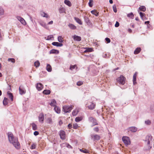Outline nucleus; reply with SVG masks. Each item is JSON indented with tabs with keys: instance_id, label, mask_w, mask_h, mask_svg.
Segmentation results:
<instances>
[{
	"instance_id": "1",
	"label": "nucleus",
	"mask_w": 154,
	"mask_h": 154,
	"mask_svg": "<svg viewBox=\"0 0 154 154\" xmlns=\"http://www.w3.org/2000/svg\"><path fill=\"white\" fill-rule=\"evenodd\" d=\"M8 136L9 142L13 144L17 149H19L20 147V144L18 142L17 138L14 137L13 134L11 132L8 133Z\"/></svg>"
},
{
	"instance_id": "2",
	"label": "nucleus",
	"mask_w": 154,
	"mask_h": 154,
	"mask_svg": "<svg viewBox=\"0 0 154 154\" xmlns=\"http://www.w3.org/2000/svg\"><path fill=\"white\" fill-rule=\"evenodd\" d=\"M116 80L117 82L122 85H124L125 82V78L122 75H121Z\"/></svg>"
},
{
	"instance_id": "3",
	"label": "nucleus",
	"mask_w": 154,
	"mask_h": 154,
	"mask_svg": "<svg viewBox=\"0 0 154 154\" xmlns=\"http://www.w3.org/2000/svg\"><path fill=\"white\" fill-rule=\"evenodd\" d=\"M86 107H88L90 110L94 109L95 107V105L92 102L88 101L86 104Z\"/></svg>"
},
{
	"instance_id": "4",
	"label": "nucleus",
	"mask_w": 154,
	"mask_h": 154,
	"mask_svg": "<svg viewBox=\"0 0 154 154\" xmlns=\"http://www.w3.org/2000/svg\"><path fill=\"white\" fill-rule=\"evenodd\" d=\"M122 140L126 145H128L131 144V141L129 138L128 137H123Z\"/></svg>"
},
{
	"instance_id": "5",
	"label": "nucleus",
	"mask_w": 154,
	"mask_h": 154,
	"mask_svg": "<svg viewBox=\"0 0 154 154\" xmlns=\"http://www.w3.org/2000/svg\"><path fill=\"white\" fill-rule=\"evenodd\" d=\"M72 106H65L63 108V110L65 113L69 112L72 109Z\"/></svg>"
},
{
	"instance_id": "6",
	"label": "nucleus",
	"mask_w": 154,
	"mask_h": 154,
	"mask_svg": "<svg viewBox=\"0 0 154 154\" xmlns=\"http://www.w3.org/2000/svg\"><path fill=\"white\" fill-rule=\"evenodd\" d=\"M91 139L93 141L98 140L100 139V136L97 134H93L91 135Z\"/></svg>"
},
{
	"instance_id": "7",
	"label": "nucleus",
	"mask_w": 154,
	"mask_h": 154,
	"mask_svg": "<svg viewBox=\"0 0 154 154\" xmlns=\"http://www.w3.org/2000/svg\"><path fill=\"white\" fill-rule=\"evenodd\" d=\"M128 131L129 132L134 133L137 131V128L135 127H131L128 128L127 129Z\"/></svg>"
},
{
	"instance_id": "8",
	"label": "nucleus",
	"mask_w": 154,
	"mask_h": 154,
	"mask_svg": "<svg viewBox=\"0 0 154 154\" xmlns=\"http://www.w3.org/2000/svg\"><path fill=\"white\" fill-rule=\"evenodd\" d=\"M59 135L60 138L62 140H64L66 138V134L65 132L63 130H61L59 132Z\"/></svg>"
},
{
	"instance_id": "9",
	"label": "nucleus",
	"mask_w": 154,
	"mask_h": 154,
	"mask_svg": "<svg viewBox=\"0 0 154 154\" xmlns=\"http://www.w3.org/2000/svg\"><path fill=\"white\" fill-rule=\"evenodd\" d=\"M44 119V115L43 113H40L38 116V120L40 122L43 123Z\"/></svg>"
},
{
	"instance_id": "10",
	"label": "nucleus",
	"mask_w": 154,
	"mask_h": 154,
	"mask_svg": "<svg viewBox=\"0 0 154 154\" xmlns=\"http://www.w3.org/2000/svg\"><path fill=\"white\" fill-rule=\"evenodd\" d=\"M16 18L23 25H25L26 24L25 20L23 18L20 16H17L16 17Z\"/></svg>"
},
{
	"instance_id": "11",
	"label": "nucleus",
	"mask_w": 154,
	"mask_h": 154,
	"mask_svg": "<svg viewBox=\"0 0 154 154\" xmlns=\"http://www.w3.org/2000/svg\"><path fill=\"white\" fill-rule=\"evenodd\" d=\"M151 140V137L149 136H147L145 140V143H146L148 146L150 144V142Z\"/></svg>"
},
{
	"instance_id": "12",
	"label": "nucleus",
	"mask_w": 154,
	"mask_h": 154,
	"mask_svg": "<svg viewBox=\"0 0 154 154\" xmlns=\"http://www.w3.org/2000/svg\"><path fill=\"white\" fill-rule=\"evenodd\" d=\"M89 119L90 122H92V126L97 125L96 120L95 119H94L93 117H90L89 118Z\"/></svg>"
},
{
	"instance_id": "13",
	"label": "nucleus",
	"mask_w": 154,
	"mask_h": 154,
	"mask_svg": "<svg viewBox=\"0 0 154 154\" xmlns=\"http://www.w3.org/2000/svg\"><path fill=\"white\" fill-rule=\"evenodd\" d=\"M19 89L20 94L21 95L25 94L26 93V90L24 88H21L20 87Z\"/></svg>"
},
{
	"instance_id": "14",
	"label": "nucleus",
	"mask_w": 154,
	"mask_h": 154,
	"mask_svg": "<svg viewBox=\"0 0 154 154\" xmlns=\"http://www.w3.org/2000/svg\"><path fill=\"white\" fill-rule=\"evenodd\" d=\"M43 88V85L42 84L40 83H38L36 85V88L38 91H39L41 90Z\"/></svg>"
},
{
	"instance_id": "15",
	"label": "nucleus",
	"mask_w": 154,
	"mask_h": 154,
	"mask_svg": "<svg viewBox=\"0 0 154 154\" xmlns=\"http://www.w3.org/2000/svg\"><path fill=\"white\" fill-rule=\"evenodd\" d=\"M40 14L41 16L43 17H45L47 18H49L50 17L47 14L43 11H41Z\"/></svg>"
},
{
	"instance_id": "16",
	"label": "nucleus",
	"mask_w": 154,
	"mask_h": 154,
	"mask_svg": "<svg viewBox=\"0 0 154 154\" xmlns=\"http://www.w3.org/2000/svg\"><path fill=\"white\" fill-rule=\"evenodd\" d=\"M59 11L60 13V14L64 13H66L65 9L64 8L62 7H61L59 8Z\"/></svg>"
},
{
	"instance_id": "17",
	"label": "nucleus",
	"mask_w": 154,
	"mask_h": 154,
	"mask_svg": "<svg viewBox=\"0 0 154 154\" xmlns=\"http://www.w3.org/2000/svg\"><path fill=\"white\" fill-rule=\"evenodd\" d=\"M52 44L54 46H56L57 47H61L63 45L62 44L56 42H52Z\"/></svg>"
},
{
	"instance_id": "18",
	"label": "nucleus",
	"mask_w": 154,
	"mask_h": 154,
	"mask_svg": "<svg viewBox=\"0 0 154 154\" xmlns=\"http://www.w3.org/2000/svg\"><path fill=\"white\" fill-rule=\"evenodd\" d=\"M73 38L74 40L75 41H79L81 40V38L80 37L76 35L73 36Z\"/></svg>"
},
{
	"instance_id": "19",
	"label": "nucleus",
	"mask_w": 154,
	"mask_h": 154,
	"mask_svg": "<svg viewBox=\"0 0 154 154\" xmlns=\"http://www.w3.org/2000/svg\"><path fill=\"white\" fill-rule=\"evenodd\" d=\"M137 74V72H135L134 74V75L133 76V84L135 85L136 84V77Z\"/></svg>"
},
{
	"instance_id": "20",
	"label": "nucleus",
	"mask_w": 154,
	"mask_h": 154,
	"mask_svg": "<svg viewBox=\"0 0 154 154\" xmlns=\"http://www.w3.org/2000/svg\"><path fill=\"white\" fill-rule=\"evenodd\" d=\"M140 16L142 19L143 20H145L146 19L145 15L144 13L141 12H140L139 13Z\"/></svg>"
},
{
	"instance_id": "21",
	"label": "nucleus",
	"mask_w": 154,
	"mask_h": 154,
	"mask_svg": "<svg viewBox=\"0 0 154 154\" xmlns=\"http://www.w3.org/2000/svg\"><path fill=\"white\" fill-rule=\"evenodd\" d=\"M31 125V126L32 129L34 130H36L37 129V126L36 124H35L34 123H32L30 124Z\"/></svg>"
},
{
	"instance_id": "22",
	"label": "nucleus",
	"mask_w": 154,
	"mask_h": 154,
	"mask_svg": "<svg viewBox=\"0 0 154 154\" xmlns=\"http://www.w3.org/2000/svg\"><path fill=\"white\" fill-rule=\"evenodd\" d=\"M39 24L44 28L47 29L48 27L45 23L42 21H40L39 22Z\"/></svg>"
},
{
	"instance_id": "23",
	"label": "nucleus",
	"mask_w": 154,
	"mask_h": 154,
	"mask_svg": "<svg viewBox=\"0 0 154 154\" xmlns=\"http://www.w3.org/2000/svg\"><path fill=\"white\" fill-rule=\"evenodd\" d=\"M54 109L55 112L57 113H60V109L56 106L54 107Z\"/></svg>"
},
{
	"instance_id": "24",
	"label": "nucleus",
	"mask_w": 154,
	"mask_h": 154,
	"mask_svg": "<svg viewBox=\"0 0 154 154\" xmlns=\"http://www.w3.org/2000/svg\"><path fill=\"white\" fill-rule=\"evenodd\" d=\"M74 18L75 21L79 24L80 25H82V24L81 20L79 18L76 17H75Z\"/></svg>"
},
{
	"instance_id": "25",
	"label": "nucleus",
	"mask_w": 154,
	"mask_h": 154,
	"mask_svg": "<svg viewBox=\"0 0 154 154\" xmlns=\"http://www.w3.org/2000/svg\"><path fill=\"white\" fill-rule=\"evenodd\" d=\"M64 3L69 7L72 5V4L68 0H65L64 1Z\"/></svg>"
},
{
	"instance_id": "26",
	"label": "nucleus",
	"mask_w": 154,
	"mask_h": 154,
	"mask_svg": "<svg viewBox=\"0 0 154 154\" xmlns=\"http://www.w3.org/2000/svg\"><path fill=\"white\" fill-rule=\"evenodd\" d=\"M56 101L55 100L53 99L51 100V103H50V104L52 106L55 107L56 106Z\"/></svg>"
},
{
	"instance_id": "27",
	"label": "nucleus",
	"mask_w": 154,
	"mask_h": 154,
	"mask_svg": "<svg viewBox=\"0 0 154 154\" xmlns=\"http://www.w3.org/2000/svg\"><path fill=\"white\" fill-rule=\"evenodd\" d=\"M50 54H58L59 53L58 50L55 49H52L50 51Z\"/></svg>"
},
{
	"instance_id": "28",
	"label": "nucleus",
	"mask_w": 154,
	"mask_h": 154,
	"mask_svg": "<svg viewBox=\"0 0 154 154\" xmlns=\"http://www.w3.org/2000/svg\"><path fill=\"white\" fill-rule=\"evenodd\" d=\"M84 19L85 22L88 24L90 23V21L89 19L87 17L85 16L84 17Z\"/></svg>"
},
{
	"instance_id": "29",
	"label": "nucleus",
	"mask_w": 154,
	"mask_h": 154,
	"mask_svg": "<svg viewBox=\"0 0 154 154\" xmlns=\"http://www.w3.org/2000/svg\"><path fill=\"white\" fill-rule=\"evenodd\" d=\"M47 70L49 72H50L51 71L52 68L51 66L49 64H47L46 67Z\"/></svg>"
},
{
	"instance_id": "30",
	"label": "nucleus",
	"mask_w": 154,
	"mask_h": 154,
	"mask_svg": "<svg viewBox=\"0 0 154 154\" xmlns=\"http://www.w3.org/2000/svg\"><path fill=\"white\" fill-rule=\"evenodd\" d=\"M91 13L96 16H98L99 13L95 10H92L91 11Z\"/></svg>"
},
{
	"instance_id": "31",
	"label": "nucleus",
	"mask_w": 154,
	"mask_h": 154,
	"mask_svg": "<svg viewBox=\"0 0 154 154\" xmlns=\"http://www.w3.org/2000/svg\"><path fill=\"white\" fill-rule=\"evenodd\" d=\"M83 117L82 116L76 117L75 119V121L76 122H78L81 121Z\"/></svg>"
},
{
	"instance_id": "32",
	"label": "nucleus",
	"mask_w": 154,
	"mask_h": 154,
	"mask_svg": "<svg viewBox=\"0 0 154 154\" xmlns=\"http://www.w3.org/2000/svg\"><path fill=\"white\" fill-rule=\"evenodd\" d=\"M141 49L140 48H137L134 51V54H138L141 51Z\"/></svg>"
},
{
	"instance_id": "33",
	"label": "nucleus",
	"mask_w": 154,
	"mask_h": 154,
	"mask_svg": "<svg viewBox=\"0 0 154 154\" xmlns=\"http://www.w3.org/2000/svg\"><path fill=\"white\" fill-rule=\"evenodd\" d=\"M68 26L71 29H76V27L72 24H69L68 25Z\"/></svg>"
},
{
	"instance_id": "34",
	"label": "nucleus",
	"mask_w": 154,
	"mask_h": 154,
	"mask_svg": "<svg viewBox=\"0 0 154 154\" xmlns=\"http://www.w3.org/2000/svg\"><path fill=\"white\" fill-rule=\"evenodd\" d=\"M127 17L131 19H133L134 18V15L132 13H131L127 14Z\"/></svg>"
},
{
	"instance_id": "35",
	"label": "nucleus",
	"mask_w": 154,
	"mask_h": 154,
	"mask_svg": "<svg viewBox=\"0 0 154 154\" xmlns=\"http://www.w3.org/2000/svg\"><path fill=\"white\" fill-rule=\"evenodd\" d=\"M139 8V10L141 11L144 12L146 10V7L143 6H140Z\"/></svg>"
},
{
	"instance_id": "36",
	"label": "nucleus",
	"mask_w": 154,
	"mask_h": 154,
	"mask_svg": "<svg viewBox=\"0 0 154 154\" xmlns=\"http://www.w3.org/2000/svg\"><path fill=\"white\" fill-rule=\"evenodd\" d=\"M79 112L78 109H76L73 110L72 112V114L74 116H76Z\"/></svg>"
},
{
	"instance_id": "37",
	"label": "nucleus",
	"mask_w": 154,
	"mask_h": 154,
	"mask_svg": "<svg viewBox=\"0 0 154 154\" xmlns=\"http://www.w3.org/2000/svg\"><path fill=\"white\" fill-rule=\"evenodd\" d=\"M80 151L82 152H83L85 153H89V151L88 150L86 149H80Z\"/></svg>"
},
{
	"instance_id": "38",
	"label": "nucleus",
	"mask_w": 154,
	"mask_h": 154,
	"mask_svg": "<svg viewBox=\"0 0 154 154\" xmlns=\"http://www.w3.org/2000/svg\"><path fill=\"white\" fill-rule=\"evenodd\" d=\"M8 99L6 97H4V99L3 101V104L4 105H6L8 103Z\"/></svg>"
},
{
	"instance_id": "39",
	"label": "nucleus",
	"mask_w": 154,
	"mask_h": 154,
	"mask_svg": "<svg viewBox=\"0 0 154 154\" xmlns=\"http://www.w3.org/2000/svg\"><path fill=\"white\" fill-rule=\"evenodd\" d=\"M58 40L60 42H62L63 41V38L61 36H59L58 37Z\"/></svg>"
},
{
	"instance_id": "40",
	"label": "nucleus",
	"mask_w": 154,
	"mask_h": 154,
	"mask_svg": "<svg viewBox=\"0 0 154 154\" xmlns=\"http://www.w3.org/2000/svg\"><path fill=\"white\" fill-rule=\"evenodd\" d=\"M4 14V10L3 8L0 7V16L3 15Z\"/></svg>"
},
{
	"instance_id": "41",
	"label": "nucleus",
	"mask_w": 154,
	"mask_h": 154,
	"mask_svg": "<svg viewBox=\"0 0 154 154\" xmlns=\"http://www.w3.org/2000/svg\"><path fill=\"white\" fill-rule=\"evenodd\" d=\"M43 93L45 94H50V91L49 90H45L43 92Z\"/></svg>"
},
{
	"instance_id": "42",
	"label": "nucleus",
	"mask_w": 154,
	"mask_h": 154,
	"mask_svg": "<svg viewBox=\"0 0 154 154\" xmlns=\"http://www.w3.org/2000/svg\"><path fill=\"white\" fill-rule=\"evenodd\" d=\"M47 122L49 124H52V121L51 118H48L47 119Z\"/></svg>"
},
{
	"instance_id": "43",
	"label": "nucleus",
	"mask_w": 154,
	"mask_h": 154,
	"mask_svg": "<svg viewBox=\"0 0 154 154\" xmlns=\"http://www.w3.org/2000/svg\"><path fill=\"white\" fill-rule=\"evenodd\" d=\"M76 68V69H77V68L76 65H71L70 67V69L71 70H72L73 69H75Z\"/></svg>"
},
{
	"instance_id": "44",
	"label": "nucleus",
	"mask_w": 154,
	"mask_h": 154,
	"mask_svg": "<svg viewBox=\"0 0 154 154\" xmlns=\"http://www.w3.org/2000/svg\"><path fill=\"white\" fill-rule=\"evenodd\" d=\"M7 94L8 95L9 97L11 98V100H13V96L12 93H10L9 92H8Z\"/></svg>"
},
{
	"instance_id": "45",
	"label": "nucleus",
	"mask_w": 154,
	"mask_h": 154,
	"mask_svg": "<svg viewBox=\"0 0 154 154\" xmlns=\"http://www.w3.org/2000/svg\"><path fill=\"white\" fill-rule=\"evenodd\" d=\"M40 64L39 62L38 61L35 62L34 63L35 66L36 67H38Z\"/></svg>"
},
{
	"instance_id": "46",
	"label": "nucleus",
	"mask_w": 154,
	"mask_h": 154,
	"mask_svg": "<svg viewBox=\"0 0 154 154\" xmlns=\"http://www.w3.org/2000/svg\"><path fill=\"white\" fill-rule=\"evenodd\" d=\"M8 61H11L12 63H14L15 62V60L14 58H8Z\"/></svg>"
},
{
	"instance_id": "47",
	"label": "nucleus",
	"mask_w": 154,
	"mask_h": 154,
	"mask_svg": "<svg viewBox=\"0 0 154 154\" xmlns=\"http://www.w3.org/2000/svg\"><path fill=\"white\" fill-rule=\"evenodd\" d=\"M35 148H36V144L35 143H33L32 145L30 147V148L31 149H35Z\"/></svg>"
},
{
	"instance_id": "48",
	"label": "nucleus",
	"mask_w": 154,
	"mask_h": 154,
	"mask_svg": "<svg viewBox=\"0 0 154 154\" xmlns=\"http://www.w3.org/2000/svg\"><path fill=\"white\" fill-rule=\"evenodd\" d=\"M78 125L77 123H75L73 124V127L75 129H76L78 127Z\"/></svg>"
},
{
	"instance_id": "49",
	"label": "nucleus",
	"mask_w": 154,
	"mask_h": 154,
	"mask_svg": "<svg viewBox=\"0 0 154 154\" xmlns=\"http://www.w3.org/2000/svg\"><path fill=\"white\" fill-rule=\"evenodd\" d=\"M113 9L114 12L116 13L117 11V10L116 8V6L115 5H114L113 6Z\"/></svg>"
},
{
	"instance_id": "50",
	"label": "nucleus",
	"mask_w": 154,
	"mask_h": 154,
	"mask_svg": "<svg viewBox=\"0 0 154 154\" xmlns=\"http://www.w3.org/2000/svg\"><path fill=\"white\" fill-rule=\"evenodd\" d=\"M53 38V35H49L48 36L47 38V40H50L52 39V38Z\"/></svg>"
},
{
	"instance_id": "51",
	"label": "nucleus",
	"mask_w": 154,
	"mask_h": 154,
	"mask_svg": "<svg viewBox=\"0 0 154 154\" xmlns=\"http://www.w3.org/2000/svg\"><path fill=\"white\" fill-rule=\"evenodd\" d=\"M92 49L91 48H87L85 51V52H88L91 51Z\"/></svg>"
},
{
	"instance_id": "52",
	"label": "nucleus",
	"mask_w": 154,
	"mask_h": 154,
	"mask_svg": "<svg viewBox=\"0 0 154 154\" xmlns=\"http://www.w3.org/2000/svg\"><path fill=\"white\" fill-rule=\"evenodd\" d=\"M93 2V0H89V2L88 3L90 7H92V4L91 3Z\"/></svg>"
},
{
	"instance_id": "53",
	"label": "nucleus",
	"mask_w": 154,
	"mask_h": 154,
	"mask_svg": "<svg viewBox=\"0 0 154 154\" xmlns=\"http://www.w3.org/2000/svg\"><path fill=\"white\" fill-rule=\"evenodd\" d=\"M145 123L146 124L149 125L150 124L151 122L149 120H147L145 121Z\"/></svg>"
},
{
	"instance_id": "54",
	"label": "nucleus",
	"mask_w": 154,
	"mask_h": 154,
	"mask_svg": "<svg viewBox=\"0 0 154 154\" xmlns=\"http://www.w3.org/2000/svg\"><path fill=\"white\" fill-rule=\"evenodd\" d=\"M149 21H147L145 22V23L146 24L148 28H149V26H150V24H149Z\"/></svg>"
},
{
	"instance_id": "55",
	"label": "nucleus",
	"mask_w": 154,
	"mask_h": 154,
	"mask_svg": "<svg viewBox=\"0 0 154 154\" xmlns=\"http://www.w3.org/2000/svg\"><path fill=\"white\" fill-rule=\"evenodd\" d=\"M83 84V82H78L77 83V85H78L80 86L82 85Z\"/></svg>"
},
{
	"instance_id": "56",
	"label": "nucleus",
	"mask_w": 154,
	"mask_h": 154,
	"mask_svg": "<svg viewBox=\"0 0 154 154\" xmlns=\"http://www.w3.org/2000/svg\"><path fill=\"white\" fill-rule=\"evenodd\" d=\"M105 40L107 42V43H109L110 42V40L109 38H105Z\"/></svg>"
},
{
	"instance_id": "57",
	"label": "nucleus",
	"mask_w": 154,
	"mask_h": 154,
	"mask_svg": "<svg viewBox=\"0 0 154 154\" xmlns=\"http://www.w3.org/2000/svg\"><path fill=\"white\" fill-rule=\"evenodd\" d=\"M119 23L117 22V21H116L115 25V26L116 27H118L119 26Z\"/></svg>"
},
{
	"instance_id": "58",
	"label": "nucleus",
	"mask_w": 154,
	"mask_h": 154,
	"mask_svg": "<svg viewBox=\"0 0 154 154\" xmlns=\"http://www.w3.org/2000/svg\"><path fill=\"white\" fill-rule=\"evenodd\" d=\"M94 131H96V132H98L99 130V128L98 127H96L94 128Z\"/></svg>"
},
{
	"instance_id": "59",
	"label": "nucleus",
	"mask_w": 154,
	"mask_h": 154,
	"mask_svg": "<svg viewBox=\"0 0 154 154\" xmlns=\"http://www.w3.org/2000/svg\"><path fill=\"white\" fill-rule=\"evenodd\" d=\"M38 134H39V132L37 131H35L34 132V134L35 136H37V135H38Z\"/></svg>"
},
{
	"instance_id": "60",
	"label": "nucleus",
	"mask_w": 154,
	"mask_h": 154,
	"mask_svg": "<svg viewBox=\"0 0 154 154\" xmlns=\"http://www.w3.org/2000/svg\"><path fill=\"white\" fill-rule=\"evenodd\" d=\"M68 128L70 129L72 127V125L69 124L68 125Z\"/></svg>"
},
{
	"instance_id": "61",
	"label": "nucleus",
	"mask_w": 154,
	"mask_h": 154,
	"mask_svg": "<svg viewBox=\"0 0 154 154\" xmlns=\"http://www.w3.org/2000/svg\"><path fill=\"white\" fill-rule=\"evenodd\" d=\"M53 23V21L52 20L51 21L49 22L48 23V24L50 25V24H52Z\"/></svg>"
},
{
	"instance_id": "62",
	"label": "nucleus",
	"mask_w": 154,
	"mask_h": 154,
	"mask_svg": "<svg viewBox=\"0 0 154 154\" xmlns=\"http://www.w3.org/2000/svg\"><path fill=\"white\" fill-rule=\"evenodd\" d=\"M2 37V35L1 34V29H0V39H1Z\"/></svg>"
},
{
	"instance_id": "63",
	"label": "nucleus",
	"mask_w": 154,
	"mask_h": 154,
	"mask_svg": "<svg viewBox=\"0 0 154 154\" xmlns=\"http://www.w3.org/2000/svg\"><path fill=\"white\" fill-rule=\"evenodd\" d=\"M109 2L110 4H112L113 3L112 0H109Z\"/></svg>"
},
{
	"instance_id": "64",
	"label": "nucleus",
	"mask_w": 154,
	"mask_h": 154,
	"mask_svg": "<svg viewBox=\"0 0 154 154\" xmlns=\"http://www.w3.org/2000/svg\"><path fill=\"white\" fill-rule=\"evenodd\" d=\"M128 31L130 33H131L132 32V30L131 29H128Z\"/></svg>"
}]
</instances>
